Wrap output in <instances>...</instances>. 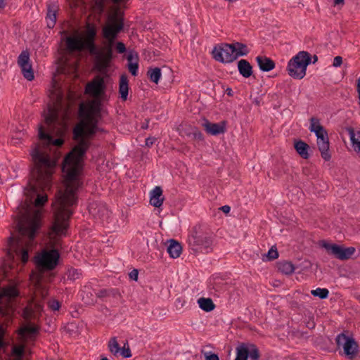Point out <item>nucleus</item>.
<instances>
[{"label":"nucleus","instance_id":"nucleus-1","mask_svg":"<svg viewBox=\"0 0 360 360\" xmlns=\"http://www.w3.org/2000/svg\"><path fill=\"white\" fill-rule=\"evenodd\" d=\"M86 148L84 141L79 146H74L63 162L62 171L66 174L65 189L58 191L53 202L54 221L51 231L57 236H65L69 219L73 213L70 207L77 203L76 193L79 187L78 176Z\"/></svg>","mask_w":360,"mask_h":360},{"label":"nucleus","instance_id":"nucleus-2","mask_svg":"<svg viewBox=\"0 0 360 360\" xmlns=\"http://www.w3.org/2000/svg\"><path fill=\"white\" fill-rule=\"evenodd\" d=\"M124 19L117 14L109 18V23L102 30L104 39L108 43L103 51H101L96 44L97 31L94 24L88 23L84 37L79 34H74L65 37V50L69 53L88 51L90 55L95 56V67L99 72H105L110 67L113 59L112 44L118 34L123 30Z\"/></svg>","mask_w":360,"mask_h":360},{"label":"nucleus","instance_id":"nucleus-3","mask_svg":"<svg viewBox=\"0 0 360 360\" xmlns=\"http://www.w3.org/2000/svg\"><path fill=\"white\" fill-rule=\"evenodd\" d=\"M30 155L33 162L30 172L31 181H33V184H30L31 188L34 191H37L38 188L43 190L49 188L56 161L51 160L49 154L40 151L38 146L31 151Z\"/></svg>","mask_w":360,"mask_h":360},{"label":"nucleus","instance_id":"nucleus-4","mask_svg":"<svg viewBox=\"0 0 360 360\" xmlns=\"http://www.w3.org/2000/svg\"><path fill=\"white\" fill-rule=\"evenodd\" d=\"M41 226L40 213L39 211L31 215L28 211L22 216L18 221L17 227L19 236L15 239L14 237L8 238L9 245H12L15 241L18 246L25 245L30 247L32 245L37 231Z\"/></svg>","mask_w":360,"mask_h":360},{"label":"nucleus","instance_id":"nucleus-5","mask_svg":"<svg viewBox=\"0 0 360 360\" xmlns=\"http://www.w3.org/2000/svg\"><path fill=\"white\" fill-rule=\"evenodd\" d=\"M101 110V101L98 98L86 103H81L78 109V117L80 121L75 126V135L81 136L85 125H88L96 133L100 131L98 124L102 118Z\"/></svg>","mask_w":360,"mask_h":360},{"label":"nucleus","instance_id":"nucleus-6","mask_svg":"<svg viewBox=\"0 0 360 360\" xmlns=\"http://www.w3.org/2000/svg\"><path fill=\"white\" fill-rule=\"evenodd\" d=\"M188 243L194 252L209 253L212 250L213 237L200 227H195L188 237Z\"/></svg>","mask_w":360,"mask_h":360},{"label":"nucleus","instance_id":"nucleus-7","mask_svg":"<svg viewBox=\"0 0 360 360\" xmlns=\"http://www.w3.org/2000/svg\"><path fill=\"white\" fill-rule=\"evenodd\" d=\"M311 62V56L309 53L305 51L298 52L288 63V75L294 79H302L306 75L307 68Z\"/></svg>","mask_w":360,"mask_h":360},{"label":"nucleus","instance_id":"nucleus-8","mask_svg":"<svg viewBox=\"0 0 360 360\" xmlns=\"http://www.w3.org/2000/svg\"><path fill=\"white\" fill-rule=\"evenodd\" d=\"M60 253L58 250H45L36 257V264L40 269L52 271L58 264Z\"/></svg>","mask_w":360,"mask_h":360},{"label":"nucleus","instance_id":"nucleus-9","mask_svg":"<svg viewBox=\"0 0 360 360\" xmlns=\"http://www.w3.org/2000/svg\"><path fill=\"white\" fill-rule=\"evenodd\" d=\"M335 342L338 347H342L345 356L353 360L359 353V345L354 338L342 333L337 335Z\"/></svg>","mask_w":360,"mask_h":360},{"label":"nucleus","instance_id":"nucleus-10","mask_svg":"<svg viewBox=\"0 0 360 360\" xmlns=\"http://www.w3.org/2000/svg\"><path fill=\"white\" fill-rule=\"evenodd\" d=\"M236 52L233 44L223 43L215 46L212 51V58L222 63H230L236 60Z\"/></svg>","mask_w":360,"mask_h":360},{"label":"nucleus","instance_id":"nucleus-11","mask_svg":"<svg viewBox=\"0 0 360 360\" xmlns=\"http://www.w3.org/2000/svg\"><path fill=\"white\" fill-rule=\"evenodd\" d=\"M324 248L329 255H332L335 258L342 261L347 260L355 253L356 249L354 247L345 248L335 243H329L326 241L322 242Z\"/></svg>","mask_w":360,"mask_h":360},{"label":"nucleus","instance_id":"nucleus-12","mask_svg":"<svg viewBox=\"0 0 360 360\" xmlns=\"http://www.w3.org/2000/svg\"><path fill=\"white\" fill-rule=\"evenodd\" d=\"M18 64L21 68L23 77L28 81L34 79V71L30 62V53L27 50L22 51L18 58Z\"/></svg>","mask_w":360,"mask_h":360},{"label":"nucleus","instance_id":"nucleus-13","mask_svg":"<svg viewBox=\"0 0 360 360\" xmlns=\"http://www.w3.org/2000/svg\"><path fill=\"white\" fill-rule=\"evenodd\" d=\"M40 327L31 323H28L21 326L17 333L21 341L34 340L37 335L39 333Z\"/></svg>","mask_w":360,"mask_h":360},{"label":"nucleus","instance_id":"nucleus-14","mask_svg":"<svg viewBox=\"0 0 360 360\" xmlns=\"http://www.w3.org/2000/svg\"><path fill=\"white\" fill-rule=\"evenodd\" d=\"M105 88L103 79L98 77L86 84L85 93L97 98L104 93Z\"/></svg>","mask_w":360,"mask_h":360},{"label":"nucleus","instance_id":"nucleus-15","mask_svg":"<svg viewBox=\"0 0 360 360\" xmlns=\"http://www.w3.org/2000/svg\"><path fill=\"white\" fill-rule=\"evenodd\" d=\"M44 122L48 129L51 131H53L56 126L59 124L58 110L51 105H48L47 113L45 115Z\"/></svg>","mask_w":360,"mask_h":360},{"label":"nucleus","instance_id":"nucleus-16","mask_svg":"<svg viewBox=\"0 0 360 360\" xmlns=\"http://www.w3.org/2000/svg\"><path fill=\"white\" fill-rule=\"evenodd\" d=\"M72 134L74 140L77 141V144L76 146H79V144L83 141L86 145V148L85 150L86 153L91 145L89 139H91L96 133L88 127V125H85L83 128V134L81 136L75 135V127L73 128Z\"/></svg>","mask_w":360,"mask_h":360},{"label":"nucleus","instance_id":"nucleus-17","mask_svg":"<svg viewBox=\"0 0 360 360\" xmlns=\"http://www.w3.org/2000/svg\"><path fill=\"white\" fill-rule=\"evenodd\" d=\"M226 121L219 123H212L207 120H205L202 126L207 134L216 136L226 131Z\"/></svg>","mask_w":360,"mask_h":360},{"label":"nucleus","instance_id":"nucleus-18","mask_svg":"<svg viewBox=\"0 0 360 360\" xmlns=\"http://www.w3.org/2000/svg\"><path fill=\"white\" fill-rule=\"evenodd\" d=\"M317 146L321 158L325 161H329L331 159V155L329 152L330 143L328 134H325L323 137L317 138Z\"/></svg>","mask_w":360,"mask_h":360},{"label":"nucleus","instance_id":"nucleus-19","mask_svg":"<svg viewBox=\"0 0 360 360\" xmlns=\"http://www.w3.org/2000/svg\"><path fill=\"white\" fill-rule=\"evenodd\" d=\"M39 138L40 140L44 141L47 145L60 147L64 143L63 139H53L49 133L46 132L42 125L39 127Z\"/></svg>","mask_w":360,"mask_h":360},{"label":"nucleus","instance_id":"nucleus-20","mask_svg":"<svg viewBox=\"0 0 360 360\" xmlns=\"http://www.w3.org/2000/svg\"><path fill=\"white\" fill-rule=\"evenodd\" d=\"M18 295L19 292L15 286L3 288L0 291V304H3L4 300L9 302L11 299L15 298Z\"/></svg>","mask_w":360,"mask_h":360},{"label":"nucleus","instance_id":"nucleus-21","mask_svg":"<svg viewBox=\"0 0 360 360\" xmlns=\"http://www.w3.org/2000/svg\"><path fill=\"white\" fill-rule=\"evenodd\" d=\"M352 143L353 150L358 153H360V131H356L353 127H346Z\"/></svg>","mask_w":360,"mask_h":360},{"label":"nucleus","instance_id":"nucleus-22","mask_svg":"<svg viewBox=\"0 0 360 360\" xmlns=\"http://www.w3.org/2000/svg\"><path fill=\"white\" fill-rule=\"evenodd\" d=\"M165 200L162 195V189L160 186H155L150 192V203L155 207H160Z\"/></svg>","mask_w":360,"mask_h":360},{"label":"nucleus","instance_id":"nucleus-23","mask_svg":"<svg viewBox=\"0 0 360 360\" xmlns=\"http://www.w3.org/2000/svg\"><path fill=\"white\" fill-rule=\"evenodd\" d=\"M256 60L259 69L263 72L271 71L275 68V63L270 58L259 56Z\"/></svg>","mask_w":360,"mask_h":360},{"label":"nucleus","instance_id":"nucleus-24","mask_svg":"<svg viewBox=\"0 0 360 360\" xmlns=\"http://www.w3.org/2000/svg\"><path fill=\"white\" fill-rule=\"evenodd\" d=\"M238 70L245 78H249L253 73L252 65L245 59H241L238 62Z\"/></svg>","mask_w":360,"mask_h":360},{"label":"nucleus","instance_id":"nucleus-25","mask_svg":"<svg viewBox=\"0 0 360 360\" xmlns=\"http://www.w3.org/2000/svg\"><path fill=\"white\" fill-rule=\"evenodd\" d=\"M129 92V80L127 76L123 74L120 76L119 84V93L122 101L127 100Z\"/></svg>","mask_w":360,"mask_h":360},{"label":"nucleus","instance_id":"nucleus-26","mask_svg":"<svg viewBox=\"0 0 360 360\" xmlns=\"http://www.w3.org/2000/svg\"><path fill=\"white\" fill-rule=\"evenodd\" d=\"M294 147L297 153L304 159H308L309 158V146L302 140H299L295 142Z\"/></svg>","mask_w":360,"mask_h":360},{"label":"nucleus","instance_id":"nucleus-27","mask_svg":"<svg viewBox=\"0 0 360 360\" xmlns=\"http://www.w3.org/2000/svg\"><path fill=\"white\" fill-rule=\"evenodd\" d=\"M181 251L182 248L181 244L174 240H170V243L167 247V252L169 256L172 258H178L180 256Z\"/></svg>","mask_w":360,"mask_h":360},{"label":"nucleus","instance_id":"nucleus-28","mask_svg":"<svg viewBox=\"0 0 360 360\" xmlns=\"http://www.w3.org/2000/svg\"><path fill=\"white\" fill-rule=\"evenodd\" d=\"M198 303L200 308L206 312H210L215 308V304L211 298L200 297Z\"/></svg>","mask_w":360,"mask_h":360},{"label":"nucleus","instance_id":"nucleus-29","mask_svg":"<svg viewBox=\"0 0 360 360\" xmlns=\"http://www.w3.org/2000/svg\"><path fill=\"white\" fill-rule=\"evenodd\" d=\"M249 350L247 344L241 343L236 347V357L235 360H248L249 357Z\"/></svg>","mask_w":360,"mask_h":360},{"label":"nucleus","instance_id":"nucleus-30","mask_svg":"<svg viewBox=\"0 0 360 360\" xmlns=\"http://www.w3.org/2000/svg\"><path fill=\"white\" fill-rule=\"evenodd\" d=\"M277 267L279 271L287 275L292 274L295 271L293 264L288 261L279 262L277 264Z\"/></svg>","mask_w":360,"mask_h":360},{"label":"nucleus","instance_id":"nucleus-31","mask_svg":"<svg viewBox=\"0 0 360 360\" xmlns=\"http://www.w3.org/2000/svg\"><path fill=\"white\" fill-rule=\"evenodd\" d=\"M233 45L235 46L236 49V52H234L236 60L240 56H245L249 53L250 51L246 44L240 42H235L233 43Z\"/></svg>","mask_w":360,"mask_h":360},{"label":"nucleus","instance_id":"nucleus-32","mask_svg":"<svg viewBox=\"0 0 360 360\" xmlns=\"http://www.w3.org/2000/svg\"><path fill=\"white\" fill-rule=\"evenodd\" d=\"M56 7L54 5L48 6L47 18L49 19L47 25L49 28H53L56 22Z\"/></svg>","mask_w":360,"mask_h":360},{"label":"nucleus","instance_id":"nucleus-33","mask_svg":"<svg viewBox=\"0 0 360 360\" xmlns=\"http://www.w3.org/2000/svg\"><path fill=\"white\" fill-rule=\"evenodd\" d=\"M147 75L151 82L158 84L161 77V70L159 68H149Z\"/></svg>","mask_w":360,"mask_h":360},{"label":"nucleus","instance_id":"nucleus-34","mask_svg":"<svg viewBox=\"0 0 360 360\" xmlns=\"http://www.w3.org/2000/svg\"><path fill=\"white\" fill-rule=\"evenodd\" d=\"M247 347L250 352L249 357L250 360H259L260 354L257 347L254 344H247Z\"/></svg>","mask_w":360,"mask_h":360},{"label":"nucleus","instance_id":"nucleus-35","mask_svg":"<svg viewBox=\"0 0 360 360\" xmlns=\"http://www.w3.org/2000/svg\"><path fill=\"white\" fill-rule=\"evenodd\" d=\"M108 348L110 352L116 356L120 351V345L115 337L112 338L108 342Z\"/></svg>","mask_w":360,"mask_h":360},{"label":"nucleus","instance_id":"nucleus-36","mask_svg":"<svg viewBox=\"0 0 360 360\" xmlns=\"http://www.w3.org/2000/svg\"><path fill=\"white\" fill-rule=\"evenodd\" d=\"M311 294L314 297H319L320 299H326L328 297L329 291L326 288H318L311 291Z\"/></svg>","mask_w":360,"mask_h":360},{"label":"nucleus","instance_id":"nucleus-37","mask_svg":"<svg viewBox=\"0 0 360 360\" xmlns=\"http://www.w3.org/2000/svg\"><path fill=\"white\" fill-rule=\"evenodd\" d=\"M309 121V130L311 132H314L316 131L321 130V129L323 127L320 123V120L317 117H312L310 118Z\"/></svg>","mask_w":360,"mask_h":360},{"label":"nucleus","instance_id":"nucleus-38","mask_svg":"<svg viewBox=\"0 0 360 360\" xmlns=\"http://www.w3.org/2000/svg\"><path fill=\"white\" fill-rule=\"evenodd\" d=\"M25 352V346L23 345L14 346L12 349V354L18 359L22 358Z\"/></svg>","mask_w":360,"mask_h":360},{"label":"nucleus","instance_id":"nucleus-39","mask_svg":"<svg viewBox=\"0 0 360 360\" xmlns=\"http://www.w3.org/2000/svg\"><path fill=\"white\" fill-rule=\"evenodd\" d=\"M115 295V290L114 289H102L100 290L98 292H96V296L98 298H104L109 297L110 295Z\"/></svg>","mask_w":360,"mask_h":360},{"label":"nucleus","instance_id":"nucleus-40","mask_svg":"<svg viewBox=\"0 0 360 360\" xmlns=\"http://www.w3.org/2000/svg\"><path fill=\"white\" fill-rule=\"evenodd\" d=\"M81 275V273L79 270L70 268L67 271V277L68 279L75 281L76 279H78Z\"/></svg>","mask_w":360,"mask_h":360},{"label":"nucleus","instance_id":"nucleus-41","mask_svg":"<svg viewBox=\"0 0 360 360\" xmlns=\"http://www.w3.org/2000/svg\"><path fill=\"white\" fill-rule=\"evenodd\" d=\"M47 200L48 197L46 194H38L34 200V206L37 207H42Z\"/></svg>","mask_w":360,"mask_h":360},{"label":"nucleus","instance_id":"nucleus-42","mask_svg":"<svg viewBox=\"0 0 360 360\" xmlns=\"http://www.w3.org/2000/svg\"><path fill=\"white\" fill-rule=\"evenodd\" d=\"M265 256L267 257V259L269 261H272L275 259H277L278 257V252L276 247L273 246L271 247L267 254L265 255Z\"/></svg>","mask_w":360,"mask_h":360},{"label":"nucleus","instance_id":"nucleus-43","mask_svg":"<svg viewBox=\"0 0 360 360\" xmlns=\"http://www.w3.org/2000/svg\"><path fill=\"white\" fill-rule=\"evenodd\" d=\"M48 307L52 311H58L61 307V304L59 301L57 300H51L47 303Z\"/></svg>","mask_w":360,"mask_h":360},{"label":"nucleus","instance_id":"nucleus-44","mask_svg":"<svg viewBox=\"0 0 360 360\" xmlns=\"http://www.w3.org/2000/svg\"><path fill=\"white\" fill-rule=\"evenodd\" d=\"M33 314L34 310L32 308L26 307L23 309L22 316L25 321H30Z\"/></svg>","mask_w":360,"mask_h":360},{"label":"nucleus","instance_id":"nucleus-45","mask_svg":"<svg viewBox=\"0 0 360 360\" xmlns=\"http://www.w3.org/2000/svg\"><path fill=\"white\" fill-rule=\"evenodd\" d=\"M191 130H192V131L191 133L188 134V136L192 135L193 139H196V140H199V141L203 140V135L200 131H199L196 128L191 129Z\"/></svg>","mask_w":360,"mask_h":360},{"label":"nucleus","instance_id":"nucleus-46","mask_svg":"<svg viewBox=\"0 0 360 360\" xmlns=\"http://www.w3.org/2000/svg\"><path fill=\"white\" fill-rule=\"evenodd\" d=\"M34 308L32 309L34 310V313H37L39 315L43 311L44 309V304L42 301H37L34 300Z\"/></svg>","mask_w":360,"mask_h":360},{"label":"nucleus","instance_id":"nucleus-47","mask_svg":"<svg viewBox=\"0 0 360 360\" xmlns=\"http://www.w3.org/2000/svg\"><path fill=\"white\" fill-rule=\"evenodd\" d=\"M128 69L129 71L133 76H136L138 74L139 64L138 62L135 63H128Z\"/></svg>","mask_w":360,"mask_h":360},{"label":"nucleus","instance_id":"nucleus-48","mask_svg":"<svg viewBox=\"0 0 360 360\" xmlns=\"http://www.w3.org/2000/svg\"><path fill=\"white\" fill-rule=\"evenodd\" d=\"M121 355L124 358H129L131 356V350L127 345V347H125V345H124L123 348L121 349Z\"/></svg>","mask_w":360,"mask_h":360},{"label":"nucleus","instance_id":"nucleus-49","mask_svg":"<svg viewBox=\"0 0 360 360\" xmlns=\"http://www.w3.org/2000/svg\"><path fill=\"white\" fill-rule=\"evenodd\" d=\"M116 50L119 53H124L127 50L125 44L122 41L117 42Z\"/></svg>","mask_w":360,"mask_h":360},{"label":"nucleus","instance_id":"nucleus-50","mask_svg":"<svg viewBox=\"0 0 360 360\" xmlns=\"http://www.w3.org/2000/svg\"><path fill=\"white\" fill-rule=\"evenodd\" d=\"M105 3V0H95L96 6L101 12H103L104 10Z\"/></svg>","mask_w":360,"mask_h":360},{"label":"nucleus","instance_id":"nucleus-51","mask_svg":"<svg viewBox=\"0 0 360 360\" xmlns=\"http://www.w3.org/2000/svg\"><path fill=\"white\" fill-rule=\"evenodd\" d=\"M29 255L28 250L26 249H22L21 252V260L23 263H26L28 261Z\"/></svg>","mask_w":360,"mask_h":360},{"label":"nucleus","instance_id":"nucleus-52","mask_svg":"<svg viewBox=\"0 0 360 360\" xmlns=\"http://www.w3.org/2000/svg\"><path fill=\"white\" fill-rule=\"evenodd\" d=\"M342 63V58L341 56H336L334 58L333 65L335 68L340 67Z\"/></svg>","mask_w":360,"mask_h":360},{"label":"nucleus","instance_id":"nucleus-53","mask_svg":"<svg viewBox=\"0 0 360 360\" xmlns=\"http://www.w3.org/2000/svg\"><path fill=\"white\" fill-rule=\"evenodd\" d=\"M314 133L315 134L316 138L323 137L325 134H328V132L324 127L321 128V130L314 131Z\"/></svg>","mask_w":360,"mask_h":360},{"label":"nucleus","instance_id":"nucleus-54","mask_svg":"<svg viewBox=\"0 0 360 360\" xmlns=\"http://www.w3.org/2000/svg\"><path fill=\"white\" fill-rule=\"evenodd\" d=\"M138 275H139V271L137 269H133L129 274V278L131 279V280H134V281H137L138 279Z\"/></svg>","mask_w":360,"mask_h":360},{"label":"nucleus","instance_id":"nucleus-55","mask_svg":"<svg viewBox=\"0 0 360 360\" xmlns=\"http://www.w3.org/2000/svg\"><path fill=\"white\" fill-rule=\"evenodd\" d=\"M205 360H219V356L216 354H206Z\"/></svg>","mask_w":360,"mask_h":360},{"label":"nucleus","instance_id":"nucleus-56","mask_svg":"<svg viewBox=\"0 0 360 360\" xmlns=\"http://www.w3.org/2000/svg\"><path fill=\"white\" fill-rule=\"evenodd\" d=\"M155 138L148 137L146 139V146L150 147L153 146L155 141Z\"/></svg>","mask_w":360,"mask_h":360},{"label":"nucleus","instance_id":"nucleus-57","mask_svg":"<svg viewBox=\"0 0 360 360\" xmlns=\"http://www.w3.org/2000/svg\"><path fill=\"white\" fill-rule=\"evenodd\" d=\"M0 330H1V335H0V349H1L6 346V342H4V340L3 339L4 331H3V330H1V328H0Z\"/></svg>","mask_w":360,"mask_h":360},{"label":"nucleus","instance_id":"nucleus-58","mask_svg":"<svg viewBox=\"0 0 360 360\" xmlns=\"http://www.w3.org/2000/svg\"><path fill=\"white\" fill-rule=\"evenodd\" d=\"M345 4V0H333V6H343Z\"/></svg>","mask_w":360,"mask_h":360},{"label":"nucleus","instance_id":"nucleus-59","mask_svg":"<svg viewBox=\"0 0 360 360\" xmlns=\"http://www.w3.org/2000/svg\"><path fill=\"white\" fill-rule=\"evenodd\" d=\"M224 213H229L230 212V207L229 205H224L220 208Z\"/></svg>","mask_w":360,"mask_h":360},{"label":"nucleus","instance_id":"nucleus-60","mask_svg":"<svg viewBox=\"0 0 360 360\" xmlns=\"http://www.w3.org/2000/svg\"><path fill=\"white\" fill-rule=\"evenodd\" d=\"M133 58H134V52L133 51H130L127 57V59L128 60L129 63H131V60H133Z\"/></svg>","mask_w":360,"mask_h":360},{"label":"nucleus","instance_id":"nucleus-61","mask_svg":"<svg viewBox=\"0 0 360 360\" xmlns=\"http://www.w3.org/2000/svg\"><path fill=\"white\" fill-rule=\"evenodd\" d=\"M6 6L5 0H0V10L4 8Z\"/></svg>","mask_w":360,"mask_h":360},{"label":"nucleus","instance_id":"nucleus-62","mask_svg":"<svg viewBox=\"0 0 360 360\" xmlns=\"http://www.w3.org/2000/svg\"><path fill=\"white\" fill-rule=\"evenodd\" d=\"M6 314L5 309L3 307L0 306V315L4 316Z\"/></svg>","mask_w":360,"mask_h":360},{"label":"nucleus","instance_id":"nucleus-63","mask_svg":"<svg viewBox=\"0 0 360 360\" xmlns=\"http://www.w3.org/2000/svg\"><path fill=\"white\" fill-rule=\"evenodd\" d=\"M226 93H227V95H229V96H232L233 95L232 89H230V88H228L226 89Z\"/></svg>","mask_w":360,"mask_h":360},{"label":"nucleus","instance_id":"nucleus-64","mask_svg":"<svg viewBox=\"0 0 360 360\" xmlns=\"http://www.w3.org/2000/svg\"><path fill=\"white\" fill-rule=\"evenodd\" d=\"M313 59H314V60H313V62H312V63H315L318 60V57H317V56H316V55H314V56H313Z\"/></svg>","mask_w":360,"mask_h":360}]
</instances>
